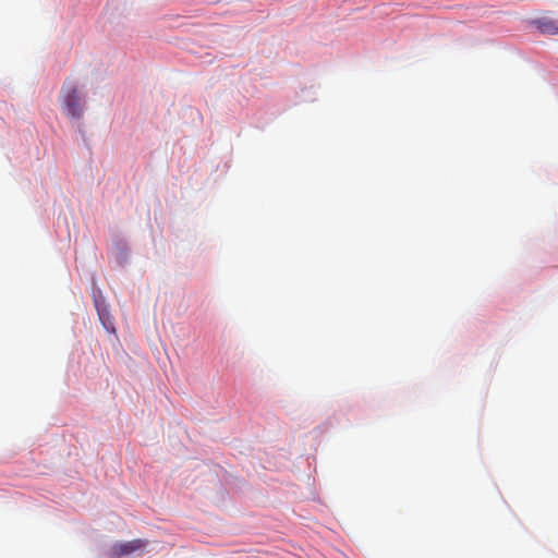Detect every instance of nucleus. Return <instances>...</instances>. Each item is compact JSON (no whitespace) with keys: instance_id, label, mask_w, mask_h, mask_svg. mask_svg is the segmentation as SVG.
<instances>
[{"instance_id":"nucleus-4","label":"nucleus","mask_w":558,"mask_h":558,"mask_svg":"<svg viewBox=\"0 0 558 558\" xmlns=\"http://www.w3.org/2000/svg\"><path fill=\"white\" fill-rule=\"evenodd\" d=\"M98 314H99V318L104 325V327L108 330V331H114V328H113V324L112 322L110 320L109 316L107 313H105L104 311H100L98 310Z\"/></svg>"},{"instance_id":"nucleus-1","label":"nucleus","mask_w":558,"mask_h":558,"mask_svg":"<svg viewBox=\"0 0 558 558\" xmlns=\"http://www.w3.org/2000/svg\"><path fill=\"white\" fill-rule=\"evenodd\" d=\"M61 105L70 118L81 119L83 117L84 102L76 86L70 81H65L61 88Z\"/></svg>"},{"instance_id":"nucleus-2","label":"nucleus","mask_w":558,"mask_h":558,"mask_svg":"<svg viewBox=\"0 0 558 558\" xmlns=\"http://www.w3.org/2000/svg\"><path fill=\"white\" fill-rule=\"evenodd\" d=\"M147 544L148 542L146 539L141 538L129 542H118L109 548L107 555L109 558H122L138 550H143Z\"/></svg>"},{"instance_id":"nucleus-3","label":"nucleus","mask_w":558,"mask_h":558,"mask_svg":"<svg viewBox=\"0 0 558 558\" xmlns=\"http://www.w3.org/2000/svg\"><path fill=\"white\" fill-rule=\"evenodd\" d=\"M532 25H534L543 34H558V20L551 16L546 15L535 19L532 21Z\"/></svg>"}]
</instances>
